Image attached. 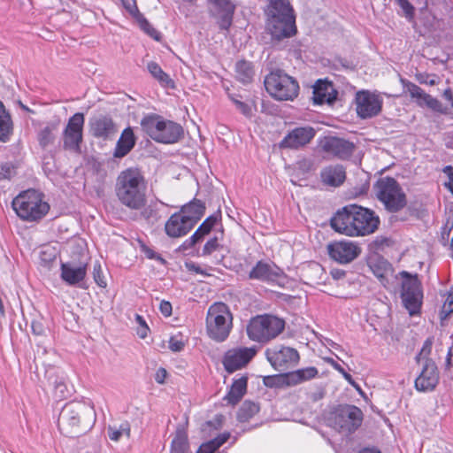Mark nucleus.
<instances>
[{"instance_id":"338daca9","label":"nucleus","mask_w":453,"mask_h":453,"mask_svg":"<svg viewBox=\"0 0 453 453\" xmlns=\"http://www.w3.org/2000/svg\"><path fill=\"white\" fill-rule=\"evenodd\" d=\"M399 4L407 16H411L413 14V7L407 0H399Z\"/></svg>"},{"instance_id":"37998d69","label":"nucleus","mask_w":453,"mask_h":453,"mask_svg":"<svg viewBox=\"0 0 453 453\" xmlns=\"http://www.w3.org/2000/svg\"><path fill=\"white\" fill-rule=\"evenodd\" d=\"M247 389V378L240 377L234 380L231 385L230 390L226 396H243L246 394Z\"/></svg>"},{"instance_id":"c9c22d12","label":"nucleus","mask_w":453,"mask_h":453,"mask_svg":"<svg viewBox=\"0 0 453 453\" xmlns=\"http://www.w3.org/2000/svg\"><path fill=\"white\" fill-rule=\"evenodd\" d=\"M259 411V405L251 401L246 400L239 408L236 418L240 422H247Z\"/></svg>"},{"instance_id":"f257e3e1","label":"nucleus","mask_w":453,"mask_h":453,"mask_svg":"<svg viewBox=\"0 0 453 453\" xmlns=\"http://www.w3.org/2000/svg\"><path fill=\"white\" fill-rule=\"evenodd\" d=\"M96 420V414L90 403L73 400L63 407L58 418V428L65 436L76 438L88 433Z\"/></svg>"},{"instance_id":"c85d7f7f","label":"nucleus","mask_w":453,"mask_h":453,"mask_svg":"<svg viewBox=\"0 0 453 453\" xmlns=\"http://www.w3.org/2000/svg\"><path fill=\"white\" fill-rule=\"evenodd\" d=\"M334 91L329 82L318 81L313 87L312 100L314 104H322L324 103H332L334 97L332 96Z\"/></svg>"},{"instance_id":"72a5a7b5","label":"nucleus","mask_w":453,"mask_h":453,"mask_svg":"<svg viewBox=\"0 0 453 453\" xmlns=\"http://www.w3.org/2000/svg\"><path fill=\"white\" fill-rule=\"evenodd\" d=\"M236 78L242 83L251 82L254 77V69L250 62L239 60L235 65Z\"/></svg>"},{"instance_id":"e433bc0d","label":"nucleus","mask_w":453,"mask_h":453,"mask_svg":"<svg viewBox=\"0 0 453 453\" xmlns=\"http://www.w3.org/2000/svg\"><path fill=\"white\" fill-rule=\"evenodd\" d=\"M204 209L205 207L201 201L195 200L188 204L182 206L180 211L185 215H188V217L190 219H193L194 223L196 224L203 216Z\"/></svg>"},{"instance_id":"5701e85b","label":"nucleus","mask_w":453,"mask_h":453,"mask_svg":"<svg viewBox=\"0 0 453 453\" xmlns=\"http://www.w3.org/2000/svg\"><path fill=\"white\" fill-rule=\"evenodd\" d=\"M90 133L94 137L108 140L117 133L113 119L107 115L94 116L89 119Z\"/></svg>"},{"instance_id":"680f3d73","label":"nucleus","mask_w":453,"mask_h":453,"mask_svg":"<svg viewBox=\"0 0 453 453\" xmlns=\"http://www.w3.org/2000/svg\"><path fill=\"white\" fill-rule=\"evenodd\" d=\"M65 392L69 394L66 385L63 381L56 382L52 394L55 395H62Z\"/></svg>"},{"instance_id":"3c124183","label":"nucleus","mask_w":453,"mask_h":453,"mask_svg":"<svg viewBox=\"0 0 453 453\" xmlns=\"http://www.w3.org/2000/svg\"><path fill=\"white\" fill-rule=\"evenodd\" d=\"M442 172L448 177V180L445 181L444 186L453 196V166L447 165L442 169Z\"/></svg>"},{"instance_id":"1a4fd4ad","label":"nucleus","mask_w":453,"mask_h":453,"mask_svg":"<svg viewBox=\"0 0 453 453\" xmlns=\"http://www.w3.org/2000/svg\"><path fill=\"white\" fill-rule=\"evenodd\" d=\"M267 92L277 100H293L298 95L299 85L296 80L281 70L271 72L265 79Z\"/></svg>"},{"instance_id":"b1692460","label":"nucleus","mask_w":453,"mask_h":453,"mask_svg":"<svg viewBox=\"0 0 453 453\" xmlns=\"http://www.w3.org/2000/svg\"><path fill=\"white\" fill-rule=\"evenodd\" d=\"M315 135V130L310 127H296L282 140L281 147L298 149L309 143Z\"/></svg>"},{"instance_id":"603ef678","label":"nucleus","mask_w":453,"mask_h":453,"mask_svg":"<svg viewBox=\"0 0 453 453\" xmlns=\"http://www.w3.org/2000/svg\"><path fill=\"white\" fill-rule=\"evenodd\" d=\"M15 173L14 166L10 163L0 166V179H10Z\"/></svg>"},{"instance_id":"6e6d98bb","label":"nucleus","mask_w":453,"mask_h":453,"mask_svg":"<svg viewBox=\"0 0 453 453\" xmlns=\"http://www.w3.org/2000/svg\"><path fill=\"white\" fill-rule=\"evenodd\" d=\"M417 80L421 84H427L430 86H434L437 83L436 81V76L435 75H430L427 73H418L417 74Z\"/></svg>"},{"instance_id":"a878e982","label":"nucleus","mask_w":453,"mask_h":453,"mask_svg":"<svg viewBox=\"0 0 453 453\" xmlns=\"http://www.w3.org/2000/svg\"><path fill=\"white\" fill-rule=\"evenodd\" d=\"M123 7L126 11L137 21L140 27L150 37L156 41H159L161 38L160 33L156 30L149 21L140 13L136 0H120Z\"/></svg>"},{"instance_id":"7c9ffc66","label":"nucleus","mask_w":453,"mask_h":453,"mask_svg":"<svg viewBox=\"0 0 453 453\" xmlns=\"http://www.w3.org/2000/svg\"><path fill=\"white\" fill-rule=\"evenodd\" d=\"M12 133V120L4 104L0 101V141L5 142Z\"/></svg>"},{"instance_id":"cd10ccee","label":"nucleus","mask_w":453,"mask_h":453,"mask_svg":"<svg viewBox=\"0 0 453 453\" xmlns=\"http://www.w3.org/2000/svg\"><path fill=\"white\" fill-rule=\"evenodd\" d=\"M135 138L131 127H127L122 132L114 151L115 157H123L134 148Z\"/></svg>"},{"instance_id":"6e6552de","label":"nucleus","mask_w":453,"mask_h":453,"mask_svg":"<svg viewBox=\"0 0 453 453\" xmlns=\"http://www.w3.org/2000/svg\"><path fill=\"white\" fill-rule=\"evenodd\" d=\"M232 314L226 304L215 303L208 310L206 318L207 333L210 338L221 342L229 335L232 328Z\"/></svg>"},{"instance_id":"2f4dec72","label":"nucleus","mask_w":453,"mask_h":453,"mask_svg":"<svg viewBox=\"0 0 453 453\" xmlns=\"http://www.w3.org/2000/svg\"><path fill=\"white\" fill-rule=\"evenodd\" d=\"M149 73L156 79L164 88H174V81L170 76L165 73L157 63L150 61L147 64Z\"/></svg>"},{"instance_id":"f03ea898","label":"nucleus","mask_w":453,"mask_h":453,"mask_svg":"<svg viewBox=\"0 0 453 453\" xmlns=\"http://www.w3.org/2000/svg\"><path fill=\"white\" fill-rule=\"evenodd\" d=\"M147 181L137 168L119 173L115 183V196L123 206L131 211L142 210L147 203Z\"/></svg>"},{"instance_id":"8fccbe9b","label":"nucleus","mask_w":453,"mask_h":453,"mask_svg":"<svg viewBox=\"0 0 453 453\" xmlns=\"http://www.w3.org/2000/svg\"><path fill=\"white\" fill-rule=\"evenodd\" d=\"M232 101L236 108L245 116L251 115V107L247 103L241 101L237 97L231 96Z\"/></svg>"},{"instance_id":"7ed1b4c3","label":"nucleus","mask_w":453,"mask_h":453,"mask_svg":"<svg viewBox=\"0 0 453 453\" xmlns=\"http://www.w3.org/2000/svg\"><path fill=\"white\" fill-rule=\"evenodd\" d=\"M265 13L273 40L280 42L296 35V14L289 0H267Z\"/></svg>"},{"instance_id":"5fc2aeb1","label":"nucleus","mask_w":453,"mask_h":453,"mask_svg":"<svg viewBox=\"0 0 453 453\" xmlns=\"http://www.w3.org/2000/svg\"><path fill=\"white\" fill-rule=\"evenodd\" d=\"M219 248V243L217 238H212L209 240L203 249V256L211 255L213 251H215Z\"/></svg>"},{"instance_id":"ea45409f","label":"nucleus","mask_w":453,"mask_h":453,"mask_svg":"<svg viewBox=\"0 0 453 453\" xmlns=\"http://www.w3.org/2000/svg\"><path fill=\"white\" fill-rule=\"evenodd\" d=\"M57 130V124H50L44 127L38 134V142L42 148L52 144L55 140L54 132Z\"/></svg>"},{"instance_id":"69168bd1","label":"nucleus","mask_w":453,"mask_h":453,"mask_svg":"<svg viewBox=\"0 0 453 453\" xmlns=\"http://www.w3.org/2000/svg\"><path fill=\"white\" fill-rule=\"evenodd\" d=\"M215 451V448L209 441H206L198 448L196 453H214Z\"/></svg>"},{"instance_id":"ddd939ff","label":"nucleus","mask_w":453,"mask_h":453,"mask_svg":"<svg viewBox=\"0 0 453 453\" xmlns=\"http://www.w3.org/2000/svg\"><path fill=\"white\" fill-rule=\"evenodd\" d=\"M355 103L357 116L360 119H366L380 114L383 99L376 93L362 90L356 94Z\"/></svg>"},{"instance_id":"39448f33","label":"nucleus","mask_w":453,"mask_h":453,"mask_svg":"<svg viewBox=\"0 0 453 453\" xmlns=\"http://www.w3.org/2000/svg\"><path fill=\"white\" fill-rule=\"evenodd\" d=\"M364 414L355 405L339 404L326 417V425L345 435L355 433L362 425Z\"/></svg>"},{"instance_id":"13d9d810","label":"nucleus","mask_w":453,"mask_h":453,"mask_svg":"<svg viewBox=\"0 0 453 453\" xmlns=\"http://www.w3.org/2000/svg\"><path fill=\"white\" fill-rule=\"evenodd\" d=\"M442 312L447 314L453 312V288L449 292V295L443 303Z\"/></svg>"},{"instance_id":"c03bdc74","label":"nucleus","mask_w":453,"mask_h":453,"mask_svg":"<svg viewBox=\"0 0 453 453\" xmlns=\"http://www.w3.org/2000/svg\"><path fill=\"white\" fill-rule=\"evenodd\" d=\"M141 211V216L148 222L154 224L157 222L159 216L152 206H144Z\"/></svg>"},{"instance_id":"4be33fe9","label":"nucleus","mask_w":453,"mask_h":453,"mask_svg":"<svg viewBox=\"0 0 453 453\" xmlns=\"http://www.w3.org/2000/svg\"><path fill=\"white\" fill-rule=\"evenodd\" d=\"M354 211L349 209V205L343 207L341 211H338L335 215L331 219L332 228L342 234L347 236H355L356 227L354 226Z\"/></svg>"},{"instance_id":"f3484780","label":"nucleus","mask_w":453,"mask_h":453,"mask_svg":"<svg viewBox=\"0 0 453 453\" xmlns=\"http://www.w3.org/2000/svg\"><path fill=\"white\" fill-rule=\"evenodd\" d=\"M84 114L77 112L67 122L63 133L64 147L71 150H79L82 142Z\"/></svg>"},{"instance_id":"423d86ee","label":"nucleus","mask_w":453,"mask_h":453,"mask_svg":"<svg viewBox=\"0 0 453 453\" xmlns=\"http://www.w3.org/2000/svg\"><path fill=\"white\" fill-rule=\"evenodd\" d=\"M285 328V321L273 315H257L252 318L246 326L249 339L265 344L275 339Z\"/></svg>"},{"instance_id":"58836bf2","label":"nucleus","mask_w":453,"mask_h":453,"mask_svg":"<svg viewBox=\"0 0 453 453\" xmlns=\"http://www.w3.org/2000/svg\"><path fill=\"white\" fill-rule=\"evenodd\" d=\"M370 267L373 274L380 280L383 285H385L387 281V276L390 273L389 264L385 260H379L377 262H372L370 265Z\"/></svg>"},{"instance_id":"20e7f679","label":"nucleus","mask_w":453,"mask_h":453,"mask_svg":"<svg viewBox=\"0 0 453 453\" xmlns=\"http://www.w3.org/2000/svg\"><path fill=\"white\" fill-rule=\"evenodd\" d=\"M12 208L21 219L33 222L42 219L48 213L50 205L43 200L42 193L28 189L13 199Z\"/></svg>"},{"instance_id":"f704fd0d","label":"nucleus","mask_w":453,"mask_h":453,"mask_svg":"<svg viewBox=\"0 0 453 453\" xmlns=\"http://www.w3.org/2000/svg\"><path fill=\"white\" fill-rule=\"evenodd\" d=\"M107 434L109 439L113 441H119L123 437L126 439H129L131 434L130 424L125 421L119 424V426H109L107 428Z\"/></svg>"},{"instance_id":"0e129e2a","label":"nucleus","mask_w":453,"mask_h":453,"mask_svg":"<svg viewBox=\"0 0 453 453\" xmlns=\"http://www.w3.org/2000/svg\"><path fill=\"white\" fill-rule=\"evenodd\" d=\"M214 4L224 9V12H233L234 8L228 0H213Z\"/></svg>"},{"instance_id":"6ab92c4d","label":"nucleus","mask_w":453,"mask_h":453,"mask_svg":"<svg viewBox=\"0 0 453 453\" xmlns=\"http://www.w3.org/2000/svg\"><path fill=\"white\" fill-rule=\"evenodd\" d=\"M327 249L330 257L341 264L353 261L361 253L357 244L350 241L334 242L330 243Z\"/></svg>"},{"instance_id":"c756f323","label":"nucleus","mask_w":453,"mask_h":453,"mask_svg":"<svg viewBox=\"0 0 453 453\" xmlns=\"http://www.w3.org/2000/svg\"><path fill=\"white\" fill-rule=\"evenodd\" d=\"M287 373L289 386L293 387L314 379L318 375L319 371L316 367L310 366Z\"/></svg>"},{"instance_id":"052dcab7","label":"nucleus","mask_w":453,"mask_h":453,"mask_svg":"<svg viewBox=\"0 0 453 453\" xmlns=\"http://www.w3.org/2000/svg\"><path fill=\"white\" fill-rule=\"evenodd\" d=\"M232 13L233 12H225L221 20L219 21L220 28L227 29L230 27L232 22Z\"/></svg>"},{"instance_id":"774afa93","label":"nucleus","mask_w":453,"mask_h":453,"mask_svg":"<svg viewBox=\"0 0 453 453\" xmlns=\"http://www.w3.org/2000/svg\"><path fill=\"white\" fill-rule=\"evenodd\" d=\"M167 372L165 368L160 367L156 374H155V380L157 383H164L165 379L166 378Z\"/></svg>"},{"instance_id":"09e8293b","label":"nucleus","mask_w":453,"mask_h":453,"mask_svg":"<svg viewBox=\"0 0 453 453\" xmlns=\"http://www.w3.org/2000/svg\"><path fill=\"white\" fill-rule=\"evenodd\" d=\"M432 349V342L430 340H426L417 356V361L418 363L425 362L426 359H429L427 357L430 354Z\"/></svg>"},{"instance_id":"a19ab883","label":"nucleus","mask_w":453,"mask_h":453,"mask_svg":"<svg viewBox=\"0 0 453 453\" xmlns=\"http://www.w3.org/2000/svg\"><path fill=\"white\" fill-rule=\"evenodd\" d=\"M264 384L268 388H280L290 387L288 380V373H280L277 375L266 376L263 380Z\"/></svg>"},{"instance_id":"412c9836","label":"nucleus","mask_w":453,"mask_h":453,"mask_svg":"<svg viewBox=\"0 0 453 453\" xmlns=\"http://www.w3.org/2000/svg\"><path fill=\"white\" fill-rule=\"evenodd\" d=\"M193 219L180 211L173 213L165 225V230L168 236L179 238L186 235L195 226Z\"/></svg>"},{"instance_id":"473e14b6","label":"nucleus","mask_w":453,"mask_h":453,"mask_svg":"<svg viewBox=\"0 0 453 453\" xmlns=\"http://www.w3.org/2000/svg\"><path fill=\"white\" fill-rule=\"evenodd\" d=\"M189 444L188 435L183 429H177L171 442L170 453H188Z\"/></svg>"},{"instance_id":"f8f14e48","label":"nucleus","mask_w":453,"mask_h":453,"mask_svg":"<svg viewBox=\"0 0 453 453\" xmlns=\"http://www.w3.org/2000/svg\"><path fill=\"white\" fill-rule=\"evenodd\" d=\"M265 356L273 368L279 372H284L296 366L300 360L299 352L295 348L282 344L267 348Z\"/></svg>"},{"instance_id":"9d476101","label":"nucleus","mask_w":453,"mask_h":453,"mask_svg":"<svg viewBox=\"0 0 453 453\" xmlns=\"http://www.w3.org/2000/svg\"><path fill=\"white\" fill-rule=\"evenodd\" d=\"M377 197L386 209L396 212L406 205V196L397 181L389 177L380 179L374 186Z\"/></svg>"},{"instance_id":"9b49d317","label":"nucleus","mask_w":453,"mask_h":453,"mask_svg":"<svg viewBox=\"0 0 453 453\" xmlns=\"http://www.w3.org/2000/svg\"><path fill=\"white\" fill-rule=\"evenodd\" d=\"M72 256L79 260V265L74 262L61 264V279L70 286H75L82 281L87 274V262L83 259L86 256L83 242H73L71 244Z\"/></svg>"},{"instance_id":"2eb2a0df","label":"nucleus","mask_w":453,"mask_h":453,"mask_svg":"<svg viewBox=\"0 0 453 453\" xmlns=\"http://www.w3.org/2000/svg\"><path fill=\"white\" fill-rule=\"evenodd\" d=\"M349 209L354 211L355 215L352 219L356 232H357L355 236H364L375 232L380 219L372 211L356 204H349Z\"/></svg>"},{"instance_id":"393cba45","label":"nucleus","mask_w":453,"mask_h":453,"mask_svg":"<svg viewBox=\"0 0 453 453\" xmlns=\"http://www.w3.org/2000/svg\"><path fill=\"white\" fill-rule=\"evenodd\" d=\"M282 273V271L274 264L259 261L250 272L249 278L260 281L274 282L281 277Z\"/></svg>"},{"instance_id":"0eeeda50","label":"nucleus","mask_w":453,"mask_h":453,"mask_svg":"<svg viewBox=\"0 0 453 453\" xmlns=\"http://www.w3.org/2000/svg\"><path fill=\"white\" fill-rule=\"evenodd\" d=\"M141 126L151 139L161 143H175L183 135V128L180 125L164 119L157 115L144 117L141 121Z\"/></svg>"},{"instance_id":"bb28decb","label":"nucleus","mask_w":453,"mask_h":453,"mask_svg":"<svg viewBox=\"0 0 453 453\" xmlns=\"http://www.w3.org/2000/svg\"><path fill=\"white\" fill-rule=\"evenodd\" d=\"M320 178L325 185L338 187L345 180L346 173L342 165H330L321 171Z\"/></svg>"},{"instance_id":"4468645a","label":"nucleus","mask_w":453,"mask_h":453,"mask_svg":"<svg viewBox=\"0 0 453 453\" xmlns=\"http://www.w3.org/2000/svg\"><path fill=\"white\" fill-rule=\"evenodd\" d=\"M408 278L403 282L402 299L405 308L411 315L417 314L419 311L422 303V291L420 283L417 278H412L407 273H403Z\"/></svg>"},{"instance_id":"aec40b11","label":"nucleus","mask_w":453,"mask_h":453,"mask_svg":"<svg viewBox=\"0 0 453 453\" xmlns=\"http://www.w3.org/2000/svg\"><path fill=\"white\" fill-rule=\"evenodd\" d=\"M321 148L328 155L340 159H346L352 155L355 146L352 142L342 138L328 136L321 142Z\"/></svg>"},{"instance_id":"bf43d9fd","label":"nucleus","mask_w":453,"mask_h":453,"mask_svg":"<svg viewBox=\"0 0 453 453\" xmlns=\"http://www.w3.org/2000/svg\"><path fill=\"white\" fill-rule=\"evenodd\" d=\"M203 237V235L196 229V231L192 234V236L188 240H187L184 242L183 245L185 248H190L194 246L197 242H199Z\"/></svg>"},{"instance_id":"dca6fc26","label":"nucleus","mask_w":453,"mask_h":453,"mask_svg":"<svg viewBox=\"0 0 453 453\" xmlns=\"http://www.w3.org/2000/svg\"><path fill=\"white\" fill-rule=\"evenodd\" d=\"M401 83L403 88V92L408 93L411 98L417 104V105L420 107L426 106L440 113H447L446 108L442 106L441 103L438 99L426 93L415 83H412L404 79H401Z\"/></svg>"},{"instance_id":"79ce46f5","label":"nucleus","mask_w":453,"mask_h":453,"mask_svg":"<svg viewBox=\"0 0 453 453\" xmlns=\"http://www.w3.org/2000/svg\"><path fill=\"white\" fill-rule=\"evenodd\" d=\"M39 258L40 265L46 269H50L57 259V252L54 249L46 247L41 250Z\"/></svg>"},{"instance_id":"a18cd8bd","label":"nucleus","mask_w":453,"mask_h":453,"mask_svg":"<svg viewBox=\"0 0 453 453\" xmlns=\"http://www.w3.org/2000/svg\"><path fill=\"white\" fill-rule=\"evenodd\" d=\"M93 278L99 287L105 288L107 286V282L104 278L101 264L99 262H96L94 265Z\"/></svg>"},{"instance_id":"a211bd4d","label":"nucleus","mask_w":453,"mask_h":453,"mask_svg":"<svg viewBox=\"0 0 453 453\" xmlns=\"http://www.w3.org/2000/svg\"><path fill=\"white\" fill-rule=\"evenodd\" d=\"M256 347L234 348L227 350L223 357V365L228 372L244 367L257 354Z\"/></svg>"},{"instance_id":"864d4df0","label":"nucleus","mask_w":453,"mask_h":453,"mask_svg":"<svg viewBox=\"0 0 453 453\" xmlns=\"http://www.w3.org/2000/svg\"><path fill=\"white\" fill-rule=\"evenodd\" d=\"M184 342L177 336H172L169 340V349L173 351L178 352L183 349Z\"/></svg>"},{"instance_id":"e2e57ef3","label":"nucleus","mask_w":453,"mask_h":453,"mask_svg":"<svg viewBox=\"0 0 453 453\" xmlns=\"http://www.w3.org/2000/svg\"><path fill=\"white\" fill-rule=\"evenodd\" d=\"M159 310L164 316L169 317L172 314V304L163 300L159 304Z\"/></svg>"},{"instance_id":"4d7b16f0","label":"nucleus","mask_w":453,"mask_h":453,"mask_svg":"<svg viewBox=\"0 0 453 453\" xmlns=\"http://www.w3.org/2000/svg\"><path fill=\"white\" fill-rule=\"evenodd\" d=\"M229 436H230V434L228 433H224V434L218 435L214 439L209 441V442L217 450L219 447H221L229 439Z\"/></svg>"},{"instance_id":"49530a36","label":"nucleus","mask_w":453,"mask_h":453,"mask_svg":"<svg viewBox=\"0 0 453 453\" xmlns=\"http://www.w3.org/2000/svg\"><path fill=\"white\" fill-rule=\"evenodd\" d=\"M436 384L428 385V377H418L415 387L420 393H428L435 388Z\"/></svg>"},{"instance_id":"de8ad7c7","label":"nucleus","mask_w":453,"mask_h":453,"mask_svg":"<svg viewBox=\"0 0 453 453\" xmlns=\"http://www.w3.org/2000/svg\"><path fill=\"white\" fill-rule=\"evenodd\" d=\"M218 220L217 216H211L207 218L202 225L197 228L198 232H200L203 236L210 233L212 226L215 225V223Z\"/></svg>"},{"instance_id":"4c0bfd02","label":"nucleus","mask_w":453,"mask_h":453,"mask_svg":"<svg viewBox=\"0 0 453 453\" xmlns=\"http://www.w3.org/2000/svg\"><path fill=\"white\" fill-rule=\"evenodd\" d=\"M422 365V371L418 377H428V385L437 384L438 374L437 367L432 359H426Z\"/></svg>"}]
</instances>
